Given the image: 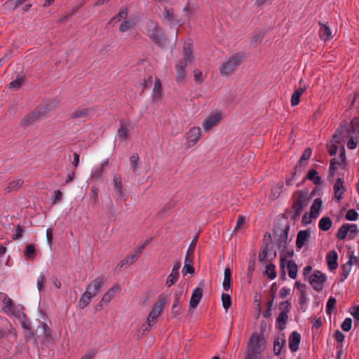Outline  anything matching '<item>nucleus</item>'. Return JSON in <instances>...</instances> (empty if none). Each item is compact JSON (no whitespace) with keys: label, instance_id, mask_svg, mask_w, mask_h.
<instances>
[{"label":"nucleus","instance_id":"obj_1","mask_svg":"<svg viewBox=\"0 0 359 359\" xmlns=\"http://www.w3.org/2000/svg\"><path fill=\"white\" fill-rule=\"evenodd\" d=\"M289 229L290 224L286 217H283L281 219L274 224L273 235L275 244L278 250L286 246Z\"/></svg>","mask_w":359,"mask_h":359},{"label":"nucleus","instance_id":"obj_2","mask_svg":"<svg viewBox=\"0 0 359 359\" xmlns=\"http://www.w3.org/2000/svg\"><path fill=\"white\" fill-rule=\"evenodd\" d=\"M264 345V337L254 332L248 343L245 359H260Z\"/></svg>","mask_w":359,"mask_h":359},{"label":"nucleus","instance_id":"obj_3","mask_svg":"<svg viewBox=\"0 0 359 359\" xmlns=\"http://www.w3.org/2000/svg\"><path fill=\"white\" fill-rule=\"evenodd\" d=\"M314 196V188L309 191V189L305 188L299 191V198L295 201L292 205L291 212V219L294 221L299 219L302 212L303 208L307 205L308 201Z\"/></svg>","mask_w":359,"mask_h":359},{"label":"nucleus","instance_id":"obj_4","mask_svg":"<svg viewBox=\"0 0 359 359\" xmlns=\"http://www.w3.org/2000/svg\"><path fill=\"white\" fill-rule=\"evenodd\" d=\"M245 58L246 55L244 53L239 52L233 54L221 65L219 67L220 74L222 76H227L239 67Z\"/></svg>","mask_w":359,"mask_h":359},{"label":"nucleus","instance_id":"obj_5","mask_svg":"<svg viewBox=\"0 0 359 359\" xmlns=\"http://www.w3.org/2000/svg\"><path fill=\"white\" fill-rule=\"evenodd\" d=\"M167 302V297L164 294H161L158 297V301L154 304L147 320L153 323H156L158 317L161 314L163 309Z\"/></svg>","mask_w":359,"mask_h":359},{"label":"nucleus","instance_id":"obj_6","mask_svg":"<svg viewBox=\"0 0 359 359\" xmlns=\"http://www.w3.org/2000/svg\"><path fill=\"white\" fill-rule=\"evenodd\" d=\"M151 29H148L147 35L151 41L159 46H164L167 42V39L161 32V29L157 24L150 23Z\"/></svg>","mask_w":359,"mask_h":359},{"label":"nucleus","instance_id":"obj_7","mask_svg":"<svg viewBox=\"0 0 359 359\" xmlns=\"http://www.w3.org/2000/svg\"><path fill=\"white\" fill-rule=\"evenodd\" d=\"M346 165V152L345 149L342 146L341 148V151L339 156V159L336 158H333L330 160V167H329V177L332 178L335 175V172L338 169V166L341 167L342 168H345Z\"/></svg>","mask_w":359,"mask_h":359},{"label":"nucleus","instance_id":"obj_8","mask_svg":"<svg viewBox=\"0 0 359 359\" xmlns=\"http://www.w3.org/2000/svg\"><path fill=\"white\" fill-rule=\"evenodd\" d=\"M120 290L121 287L117 284L114 285L104 294L99 304L95 306V311H101L104 306H107L114 297L115 294Z\"/></svg>","mask_w":359,"mask_h":359},{"label":"nucleus","instance_id":"obj_9","mask_svg":"<svg viewBox=\"0 0 359 359\" xmlns=\"http://www.w3.org/2000/svg\"><path fill=\"white\" fill-rule=\"evenodd\" d=\"M280 250V269L281 271V278L283 280L286 279V275L285 271V267L286 262H287V259L292 257L294 255L293 249L288 248L287 245L284 248H282Z\"/></svg>","mask_w":359,"mask_h":359},{"label":"nucleus","instance_id":"obj_10","mask_svg":"<svg viewBox=\"0 0 359 359\" xmlns=\"http://www.w3.org/2000/svg\"><path fill=\"white\" fill-rule=\"evenodd\" d=\"M201 136V130L199 127L191 128L187 133V144L189 147H194Z\"/></svg>","mask_w":359,"mask_h":359},{"label":"nucleus","instance_id":"obj_11","mask_svg":"<svg viewBox=\"0 0 359 359\" xmlns=\"http://www.w3.org/2000/svg\"><path fill=\"white\" fill-rule=\"evenodd\" d=\"M113 184H114V189L116 194L118 196V198L126 201L127 200V196H126L123 189V184H122V177L119 174H116L113 177Z\"/></svg>","mask_w":359,"mask_h":359},{"label":"nucleus","instance_id":"obj_12","mask_svg":"<svg viewBox=\"0 0 359 359\" xmlns=\"http://www.w3.org/2000/svg\"><path fill=\"white\" fill-rule=\"evenodd\" d=\"M343 177H338L334 184V197L338 202H339L344 197V194L346 191V187L344 185Z\"/></svg>","mask_w":359,"mask_h":359},{"label":"nucleus","instance_id":"obj_13","mask_svg":"<svg viewBox=\"0 0 359 359\" xmlns=\"http://www.w3.org/2000/svg\"><path fill=\"white\" fill-rule=\"evenodd\" d=\"M181 267V263L180 262H176L172 269L170 274L168 276L165 281V285L168 287L174 285L179 279L180 272L179 270Z\"/></svg>","mask_w":359,"mask_h":359},{"label":"nucleus","instance_id":"obj_14","mask_svg":"<svg viewBox=\"0 0 359 359\" xmlns=\"http://www.w3.org/2000/svg\"><path fill=\"white\" fill-rule=\"evenodd\" d=\"M163 15L164 20L168 21L170 25H182L184 23L181 22V20L176 18L172 8L165 7Z\"/></svg>","mask_w":359,"mask_h":359},{"label":"nucleus","instance_id":"obj_15","mask_svg":"<svg viewBox=\"0 0 359 359\" xmlns=\"http://www.w3.org/2000/svg\"><path fill=\"white\" fill-rule=\"evenodd\" d=\"M104 282V278L97 277L87 285L86 290L92 292L93 295L96 296L101 291Z\"/></svg>","mask_w":359,"mask_h":359},{"label":"nucleus","instance_id":"obj_16","mask_svg":"<svg viewBox=\"0 0 359 359\" xmlns=\"http://www.w3.org/2000/svg\"><path fill=\"white\" fill-rule=\"evenodd\" d=\"M222 119V114L219 112H216L210 116L203 123V129L205 131L210 130L215 126Z\"/></svg>","mask_w":359,"mask_h":359},{"label":"nucleus","instance_id":"obj_17","mask_svg":"<svg viewBox=\"0 0 359 359\" xmlns=\"http://www.w3.org/2000/svg\"><path fill=\"white\" fill-rule=\"evenodd\" d=\"M318 23L320 26V29L318 30L319 38L323 41H330L332 38V35L327 23H323L321 21H319Z\"/></svg>","mask_w":359,"mask_h":359},{"label":"nucleus","instance_id":"obj_18","mask_svg":"<svg viewBox=\"0 0 359 359\" xmlns=\"http://www.w3.org/2000/svg\"><path fill=\"white\" fill-rule=\"evenodd\" d=\"M92 111L90 108H82L79 107L76 109L70 115L71 119H78L81 121H85Z\"/></svg>","mask_w":359,"mask_h":359},{"label":"nucleus","instance_id":"obj_19","mask_svg":"<svg viewBox=\"0 0 359 359\" xmlns=\"http://www.w3.org/2000/svg\"><path fill=\"white\" fill-rule=\"evenodd\" d=\"M326 262L330 271H332L338 267V254L335 250L330 251L326 255Z\"/></svg>","mask_w":359,"mask_h":359},{"label":"nucleus","instance_id":"obj_20","mask_svg":"<svg viewBox=\"0 0 359 359\" xmlns=\"http://www.w3.org/2000/svg\"><path fill=\"white\" fill-rule=\"evenodd\" d=\"M307 164L308 161H302V158L299 159L298 164L294 168V171L292 174V176L291 177L286 178L285 180V183L287 186H291L293 184L294 181L295 180V176L297 175V173L304 170L307 166Z\"/></svg>","mask_w":359,"mask_h":359},{"label":"nucleus","instance_id":"obj_21","mask_svg":"<svg viewBox=\"0 0 359 359\" xmlns=\"http://www.w3.org/2000/svg\"><path fill=\"white\" fill-rule=\"evenodd\" d=\"M41 118V113L35 111L25 116L20 121L22 126H29Z\"/></svg>","mask_w":359,"mask_h":359},{"label":"nucleus","instance_id":"obj_22","mask_svg":"<svg viewBox=\"0 0 359 359\" xmlns=\"http://www.w3.org/2000/svg\"><path fill=\"white\" fill-rule=\"evenodd\" d=\"M188 65L186 62H178L176 65V81L178 83H183L186 78L185 69Z\"/></svg>","mask_w":359,"mask_h":359},{"label":"nucleus","instance_id":"obj_23","mask_svg":"<svg viewBox=\"0 0 359 359\" xmlns=\"http://www.w3.org/2000/svg\"><path fill=\"white\" fill-rule=\"evenodd\" d=\"M301 340V335L299 332L294 331L289 337V348L292 352H295L299 348Z\"/></svg>","mask_w":359,"mask_h":359},{"label":"nucleus","instance_id":"obj_24","mask_svg":"<svg viewBox=\"0 0 359 359\" xmlns=\"http://www.w3.org/2000/svg\"><path fill=\"white\" fill-rule=\"evenodd\" d=\"M203 297V290L201 287H197L196 288H195L192 292V294H191V299H190V302H189V306L190 308H196L201 298Z\"/></svg>","mask_w":359,"mask_h":359},{"label":"nucleus","instance_id":"obj_25","mask_svg":"<svg viewBox=\"0 0 359 359\" xmlns=\"http://www.w3.org/2000/svg\"><path fill=\"white\" fill-rule=\"evenodd\" d=\"M343 128L348 137L351 134H359V118H353L351 121L350 126H344Z\"/></svg>","mask_w":359,"mask_h":359},{"label":"nucleus","instance_id":"obj_26","mask_svg":"<svg viewBox=\"0 0 359 359\" xmlns=\"http://www.w3.org/2000/svg\"><path fill=\"white\" fill-rule=\"evenodd\" d=\"M163 87L161 81L158 78H156L154 86L152 90V99L155 101H160L162 99Z\"/></svg>","mask_w":359,"mask_h":359},{"label":"nucleus","instance_id":"obj_27","mask_svg":"<svg viewBox=\"0 0 359 359\" xmlns=\"http://www.w3.org/2000/svg\"><path fill=\"white\" fill-rule=\"evenodd\" d=\"M232 271L230 269V268H226L224 269V278L222 283L223 289L228 292L229 290L231 291V293H232V284L233 280L231 278Z\"/></svg>","mask_w":359,"mask_h":359},{"label":"nucleus","instance_id":"obj_28","mask_svg":"<svg viewBox=\"0 0 359 359\" xmlns=\"http://www.w3.org/2000/svg\"><path fill=\"white\" fill-rule=\"evenodd\" d=\"M183 60L180 62H186V65H188L193 60V53L191 49V43L185 42L183 47Z\"/></svg>","mask_w":359,"mask_h":359},{"label":"nucleus","instance_id":"obj_29","mask_svg":"<svg viewBox=\"0 0 359 359\" xmlns=\"http://www.w3.org/2000/svg\"><path fill=\"white\" fill-rule=\"evenodd\" d=\"M309 236V230H302L298 232L297 236L296 246L297 248L301 249L305 244Z\"/></svg>","mask_w":359,"mask_h":359},{"label":"nucleus","instance_id":"obj_30","mask_svg":"<svg viewBox=\"0 0 359 359\" xmlns=\"http://www.w3.org/2000/svg\"><path fill=\"white\" fill-rule=\"evenodd\" d=\"M327 280V276L321 273L320 271L316 270V291H321L323 290V284Z\"/></svg>","mask_w":359,"mask_h":359},{"label":"nucleus","instance_id":"obj_31","mask_svg":"<svg viewBox=\"0 0 359 359\" xmlns=\"http://www.w3.org/2000/svg\"><path fill=\"white\" fill-rule=\"evenodd\" d=\"M93 297H95L92 294V292H89L88 290H86L84 293L82 294L80 300H79V306L81 309H84L87 307L93 298Z\"/></svg>","mask_w":359,"mask_h":359},{"label":"nucleus","instance_id":"obj_32","mask_svg":"<svg viewBox=\"0 0 359 359\" xmlns=\"http://www.w3.org/2000/svg\"><path fill=\"white\" fill-rule=\"evenodd\" d=\"M36 255V251L35 245L33 243L27 244L25 246V250L24 251V256L27 260H32L35 258Z\"/></svg>","mask_w":359,"mask_h":359},{"label":"nucleus","instance_id":"obj_33","mask_svg":"<svg viewBox=\"0 0 359 359\" xmlns=\"http://www.w3.org/2000/svg\"><path fill=\"white\" fill-rule=\"evenodd\" d=\"M128 16V8L121 7L119 13L113 17L109 22V24H114L120 22L121 20H126Z\"/></svg>","mask_w":359,"mask_h":359},{"label":"nucleus","instance_id":"obj_34","mask_svg":"<svg viewBox=\"0 0 359 359\" xmlns=\"http://www.w3.org/2000/svg\"><path fill=\"white\" fill-rule=\"evenodd\" d=\"M287 267L288 269L289 277L292 279H295L297 276V265L293 260H289L286 262Z\"/></svg>","mask_w":359,"mask_h":359},{"label":"nucleus","instance_id":"obj_35","mask_svg":"<svg viewBox=\"0 0 359 359\" xmlns=\"http://www.w3.org/2000/svg\"><path fill=\"white\" fill-rule=\"evenodd\" d=\"M305 90V87H299L297 89L291 97V105L292 107L297 106L300 101V97Z\"/></svg>","mask_w":359,"mask_h":359},{"label":"nucleus","instance_id":"obj_36","mask_svg":"<svg viewBox=\"0 0 359 359\" xmlns=\"http://www.w3.org/2000/svg\"><path fill=\"white\" fill-rule=\"evenodd\" d=\"M332 225V219L328 217H323L319 221L318 226L321 231H328Z\"/></svg>","mask_w":359,"mask_h":359},{"label":"nucleus","instance_id":"obj_37","mask_svg":"<svg viewBox=\"0 0 359 359\" xmlns=\"http://www.w3.org/2000/svg\"><path fill=\"white\" fill-rule=\"evenodd\" d=\"M119 125H120V127L118 129L117 135L118 136L119 138H122L123 140L128 139V129L123 119L120 120Z\"/></svg>","mask_w":359,"mask_h":359},{"label":"nucleus","instance_id":"obj_38","mask_svg":"<svg viewBox=\"0 0 359 359\" xmlns=\"http://www.w3.org/2000/svg\"><path fill=\"white\" fill-rule=\"evenodd\" d=\"M287 313H285V312H280L279 313L276 319V324L278 330H283L285 328V325L287 321Z\"/></svg>","mask_w":359,"mask_h":359},{"label":"nucleus","instance_id":"obj_39","mask_svg":"<svg viewBox=\"0 0 359 359\" xmlns=\"http://www.w3.org/2000/svg\"><path fill=\"white\" fill-rule=\"evenodd\" d=\"M285 345V341L284 339L279 337L275 339L273 344V353L275 355H280L282 348Z\"/></svg>","mask_w":359,"mask_h":359},{"label":"nucleus","instance_id":"obj_40","mask_svg":"<svg viewBox=\"0 0 359 359\" xmlns=\"http://www.w3.org/2000/svg\"><path fill=\"white\" fill-rule=\"evenodd\" d=\"M351 266L352 265L348 262H346L341 266V273L339 281V283L344 282L348 278L351 270Z\"/></svg>","mask_w":359,"mask_h":359},{"label":"nucleus","instance_id":"obj_41","mask_svg":"<svg viewBox=\"0 0 359 359\" xmlns=\"http://www.w3.org/2000/svg\"><path fill=\"white\" fill-rule=\"evenodd\" d=\"M192 259H189L188 258H185L184 259V266L182 269V273L184 276H186L187 273L193 274L195 272V269L192 265Z\"/></svg>","mask_w":359,"mask_h":359},{"label":"nucleus","instance_id":"obj_42","mask_svg":"<svg viewBox=\"0 0 359 359\" xmlns=\"http://www.w3.org/2000/svg\"><path fill=\"white\" fill-rule=\"evenodd\" d=\"M137 261L136 256L128 255L124 259H123L116 266V269H121L125 266H130Z\"/></svg>","mask_w":359,"mask_h":359},{"label":"nucleus","instance_id":"obj_43","mask_svg":"<svg viewBox=\"0 0 359 359\" xmlns=\"http://www.w3.org/2000/svg\"><path fill=\"white\" fill-rule=\"evenodd\" d=\"M198 235H196L194 238V239L191 241V242L189 244V246L187 249L185 258H188L189 259L193 260L194 250H195L196 245V243L198 241Z\"/></svg>","mask_w":359,"mask_h":359},{"label":"nucleus","instance_id":"obj_44","mask_svg":"<svg viewBox=\"0 0 359 359\" xmlns=\"http://www.w3.org/2000/svg\"><path fill=\"white\" fill-rule=\"evenodd\" d=\"M311 271L312 266L311 265H308L304 269L303 275L304 280H307L309 283L314 287V274L310 275Z\"/></svg>","mask_w":359,"mask_h":359},{"label":"nucleus","instance_id":"obj_45","mask_svg":"<svg viewBox=\"0 0 359 359\" xmlns=\"http://www.w3.org/2000/svg\"><path fill=\"white\" fill-rule=\"evenodd\" d=\"M348 231H349V224L346 223V224H342V226L337 231V237L339 240H344L347 236Z\"/></svg>","mask_w":359,"mask_h":359},{"label":"nucleus","instance_id":"obj_46","mask_svg":"<svg viewBox=\"0 0 359 359\" xmlns=\"http://www.w3.org/2000/svg\"><path fill=\"white\" fill-rule=\"evenodd\" d=\"M264 273L270 280H273L276 277V266L272 263L266 264Z\"/></svg>","mask_w":359,"mask_h":359},{"label":"nucleus","instance_id":"obj_47","mask_svg":"<svg viewBox=\"0 0 359 359\" xmlns=\"http://www.w3.org/2000/svg\"><path fill=\"white\" fill-rule=\"evenodd\" d=\"M22 184L23 181L21 180H13L8 184L6 188H5V191L10 193L13 190H17L22 185Z\"/></svg>","mask_w":359,"mask_h":359},{"label":"nucleus","instance_id":"obj_48","mask_svg":"<svg viewBox=\"0 0 359 359\" xmlns=\"http://www.w3.org/2000/svg\"><path fill=\"white\" fill-rule=\"evenodd\" d=\"M313 218H314V203L310 208L309 215L308 216V213H306L303 215L302 223L304 225L309 224L311 222Z\"/></svg>","mask_w":359,"mask_h":359},{"label":"nucleus","instance_id":"obj_49","mask_svg":"<svg viewBox=\"0 0 359 359\" xmlns=\"http://www.w3.org/2000/svg\"><path fill=\"white\" fill-rule=\"evenodd\" d=\"M24 81L25 79L23 76H18L15 80L8 84V88L16 90L20 88Z\"/></svg>","mask_w":359,"mask_h":359},{"label":"nucleus","instance_id":"obj_50","mask_svg":"<svg viewBox=\"0 0 359 359\" xmlns=\"http://www.w3.org/2000/svg\"><path fill=\"white\" fill-rule=\"evenodd\" d=\"M336 303H337V301H336L335 298L330 297L328 299L327 304H326V313L328 315L330 316L331 313H332L333 310L336 309Z\"/></svg>","mask_w":359,"mask_h":359},{"label":"nucleus","instance_id":"obj_51","mask_svg":"<svg viewBox=\"0 0 359 359\" xmlns=\"http://www.w3.org/2000/svg\"><path fill=\"white\" fill-rule=\"evenodd\" d=\"M90 196L94 204H99V189L97 187L93 186L91 187Z\"/></svg>","mask_w":359,"mask_h":359},{"label":"nucleus","instance_id":"obj_52","mask_svg":"<svg viewBox=\"0 0 359 359\" xmlns=\"http://www.w3.org/2000/svg\"><path fill=\"white\" fill-rule=\"evenodd\" d=\"M222 301L224 309L226 311L231 306V297L229 294L222 293Z\"/></svg>","mask_w":359,"mask_h":359},{"label":"nucleus","instance_id":"obj_53","mask_svg":"<svg viewBox=\"0 0 359 359\" xmlns=\"http://www.w3.org/2000/svg\"><path fill=\"white\" fill-rule=\"evenodd\" d=\"M140 162V157L137 153H134L130 158V165L133 168V172H135Z\"/></svg>","mask_w":359,"mask_h":359},{"label":"nucleus","instance_id":"obj_54","mask_svg":"<svg viewBox=\"0 0 359 359\" xmlns=\"http://www.w3.org/2000/svg\"><path fill=\"white\" fill-rule=\"evenodd\" d=\"M104 172L105 170L100 167H95L92 170L90 177L92 179L98 180L102 177Z\"/></svg>","mask_w":359,"mask_h":359},{"label":"nucleus","instance_id":"obj_55","mask_svg":"<svg viewBox=\"0 0 359 359\" xmlns=\"http://www.w3.org/2000/svg\"><path fill=\"white\" fill-rule=\"evenodd\" d=\"M343 138L347 137L346 135V132L344 131L343 126L341 128H337L335 133L333 135L332 138L333 140L337 143H339V140L341 137Z\"/></svg>","mask_w":359,"mask_h":359},{"label":"nucleus","instance_id":"obj_56","mask_svg":"<svg viewBox=\"0 0 359 359\" xmlns=\"http://www.w3.org/2000/svg\"><path fill=\"white\" fill-rule=\"evenodd\" d=\"M358 217V214L355 209H350L345 215L346 219L348 221H355Z\"/></svg>","mask_w":359,"mask_h":359},{"label":"nucleus","instance_id":"obj_57","mask_svg":"<svg viewBox=\"0 0 359 359\" xmlns=\"http://www.w3.org/2000/svg\"><path fill=\"white\" fill-rule=\"evenodd\" d=\"M134 23L130 20H124L119 27V31L121 32H126L133 27Z\"/></svg>","mask_w":359,"mask_h":359},{"label":"nucleus","instance_id":"obj_58","mask_svg":"<svg viewBox=\"0 0 359 359\" xmlns=\"http://www.w3.org/2000/svg\"><path fill=\"white\" fill-rule=\"evenodd\" d=\"M352 327V319L351 318H346L342 323L341 327L343 331L348 332L351 330Z\"/></svg>","mask_w":359,"mask_h":359},{"label":"nucleus","instance_id":"obj_59","mask_svg":"<svg viewBox=\"0 0 359 359\" xmlns=\"http://www.w3.org/2000/svg\"><path fill=\"white\" fill-rule=\"evenodd\" d=\"M268 252H269V248H268L267 245H266L261 250V252H259V262H264L267 260Z\"/></svg>","mask_w":359,"mask_h":359},{"label":"nucleus","instance_id":"obj_60","mask_svg":"<svg viewBox=\"0 0 359 359\" xmlns=\"http://www.w3.org/2000/svg\"><path fill=\"white\" fill-rule=\"evenodd\" d=\"M348 250H350V248ZM347 255L349 256V260L347 262L351 265L353 264L359 265V258L353 255V251L348 250Z\"/></svg>","mask_w":359,"mask_h":359},{"label":"nucleus","instance_id":"obj_61","mask_svg":"<svg viewBox=\"0 0 359 359\" xmlns=\"http://www.w3.org/2000/svg\"><path fill=\"white\" fill-rule=\"evenodd\" d=\"M349 238L352 239L355 237V235L358 234L359 230L357 227V225L355 224H349Z\"/></svg>","mask_w":359,"mask_h":359},{"label":"nucleus","instance_id":"obj_62","mask_svg":"<svg viewBox=\"0 0 359 359\" xmlns=\"http://www.w3.org/2000/svg\"><path fill=\"white\" fill-rule=\"evenodd\" d=\"M4 304L6 308H7L10 311L13 312V309H15V306L11 298H5L4 300Z\"/></svg>","mask_w":359,"mask_h":359},{"label":"nucleus","instance_id":"obj_63","mask_svg":"<svg viewBox=\"0 0 359 359\" xmlns=\"http://www.w3.org/2000/svg\"><path fill=\"white\" fill-rule=\"evenodd\" d=\"M245 223V218L244 216L243 215H238V219H237V222H236V225L233 229V231H238L241 227Z\"/></svg>","mask_w":359,"mask_h":359},{"label":"nucleus","instance_id":"obj_64","mask_svg":"<svg viewBox=\"0 0 359 359\" xmlns=\"http://www.w3.org/2000/svg\"><path fill=\"white\" fill-rule=\"evenodd\" d=\"M153 81V76L149 75L147 79H144L141 83L143 90L148 89Z\"/></svg>","mask_w":359,"mask_h":359}]
</instances>
